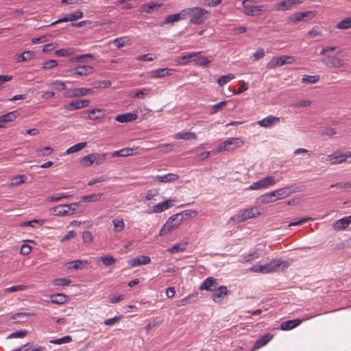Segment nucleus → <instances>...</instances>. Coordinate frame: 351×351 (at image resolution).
<instances>
[{
  "mask_svg": "<svg viewBox=\"0 0 351 351\" xmlns=\"http://www.w3.org/2000/svg\"><path fill=\"white\" fill-rule=\"evenodd\" d=\"M112 222L114 226V231L115 232H120L125 229V225L123 219H114Z\"/></svg>",
  "mask_w": 351,
  "mask_h": 351,
  "instance_id": "obj_42",
  "label": "nucleus"
},
{
  "mask_svg": "<svg viewBox=\"0 0 351 351\" xmlns=\"http://www.w3.org/2000/svg\"><path fill=\"white\" fill-rule=\"evenodd\" d=\"M71 341H72L71 336L66 335V336H64L63 337H61V338H59V339L50 340L49 342L51 343H53V344L60 345V344H64V343H69Z\"/></svg>",
  "mask_w": 351,
  "mask_h": 351,
  "instance_id": "obj_53",
  "label": "nucleus"
},
{
  "mask_svg": "<svg viewBox=\"0 0 351 351\" xmlns=\"http://www.w3.org/2000/svg\"><path fill=\"white\" fill-rule=\"evenodd\" d=\"M322 62L329 68H338L344 64L343 60L335 56L329 57L328 60H322Z\"/></svg>",
  "mask_w": 351,
  "mask_h": 351,
  "instance_id": "obj_22",
  "label": "nucleus"
},
{
  "mask_svg": "<svg viewBox=\"0 0 351 351\" xmlns=\"http://www.w3.org/2000/svg\"><path fill=\"white\" fill-rule=\"evenodd\" d=\"M89 103L90 101L88 99H75L64 105L63 108L65 110L72 111L85 108L88 106Z\"/></svg>",
  "mask_w": 351,
  "mask_h": 351,
  "instance_id": "obj_12",
  "label": "nucleus"
},
{
  "mask_svg": "<svg viewBox=\"0 0 351 351\" xmlns=\"http://www.w3.org/2000/svg\"><path fill=\"white\" fill-rule=\"evenodd\" d=\"M180 219L179 215L171 216L160 229V236H165L176 230L181 225Z\"/></svg>",
  "mask_w": 351,
  "mask_h": 351,
  "instance_id": "obj_4",
  "label": "nucleus"
},
{
  "mask_svg": "<svg viewBox=\"0 0 351 351\" xmlns=\"http://www.w3.org/2000/svg\"><path fill=\"white\" fill-rule=\"evenodd\" d=\"M92 158L93 160V163H96L97 165H100L104 162L106 158V154H91L88 155L87 158Z\"/></svg>",
  "mask_w": 351,
  "mask_h": 351,
  "instance_id": "obj_36",
  "label": "nucleus"
},
{
  "mask_svg": "<svg viewBox=\"0 0 351 351\" xmlns=\"http://www.w3.org/2000/svg\"><path fill=\"white\" fill-rule=\"evenodd\" d=\"M172 202L173 201L171 199H167L163 202L157 204L154 206V212L156 213H160L169 209L172 206Z\"/></svg>",
  "mask_w": 351,
  "mask_h": 351,
  "instance_id": "obj_26",
  "label": "nucleus"
},
{
  "mask_svg": "<svg viewBox=\"0 0 351 351\" xmlns=\"http://www.w3.org/2000/svg\"><path fill=\"white\" fill-rule=\"evenodd\" d=\"M243 12L246 15L254 16L265 10V6L254 5L250 0L243 1Z\"/></svg>",
  "mask_w": 351,
  "mask_h": 351,
  "instance_id": "obj_9",
  "label": "nucleus"
},
{
  "mask_svg": "<svg viewBox=\"0 0 351 351\" xmlns=\"http://www.w3.org/2000/svg\"><path fill=\"white\" fill-rule=\"evenodd\" d=\"M43 223H44L43 220L34 219V220H32V221H25V222L23 223L22 226L36 228L38 226H41Z\"/></svg>",
  "mask_w": 351,
  "mask_h": 351,
  "instance_id": "obj_60",
  "label": "nucleus"
},
{
  "mask_svg": "<svg viewBox=\"0 0 351 351\" xmlns=\"http://www.w3.org/2000/svg\"><path fill=\"white\" fill-rule=\"evenodd\" d=\"M67 297L63 293H56L51 295V302L53 304H62L66 302Z\"/></svg>",
  "mask_w": 351,
  "mask_h": 351,
  "instance_id": "obj_34",
  "label": "nucleus"
},
{
  "mask_svg": "<svg viewBox=\"0 0 351 351\" xmlns=\"http://www.w3.org/2000/svg\"><path fill=\"white\" fill-rule=\"evenodd\" d=\"M27 289L25 285H14L4 289L5 293L24 291Z\"/></svg>",
  "mask_w": 351,
  "mask_h": 351,
  "instance_id": "obj_63",
  "label": "nucleus"
},
{
  "mask_svg": "<svg viewBox=\"0 0 351 351\" xmlns=\"http://www.w3.org/2000/svg\"><path fill=\"white\" fill-rule=\"evenodd\" d=\"M318 315V314H314L309 317H305L302 319H291V320H287L285 322H283L280 324V329L282 330H291L296 326H299L304 320L309 319L310 318H313Z\"/></svg>",
  "mask_w": 351,
  "mask_h": 351,
  "instance_id": "obj_10",
  "label": "nucleus"
},
{
  "mask_svg": "<svg viewBox=\"0 0 351 351\" xmlns=\"http://www.w3.org/2000/svg\"><path fill=\"white\" fill-rule=\"evenodd\" d=\"M18 116L16 111L10 112L0 117V123L14 121Z\"/></svg>",
  "mask_w": 351,
  "mask_h": 351,
  "instance_id": "obj_37",
  "label": "nucleus"
},
{
  "mask_svg": "<svg viewBox=\"0 0 351 351\" xmlns=\"http://www.w3.org/2000/svg\"><path fill=\"white\" fill-rule=\"evenodd\" d=\"M71 283V280L64 278H58L53 280V285L55 286H66Z\"/></svg>",
  "mask_w": 351,
  "mask_h": 351,
  "instance_id": "obj_57",
  "label": "nucleus"
},
{
  "mask_svg": "<svg viewBox=\"0 0 351 351\" xmlns=\"http://www.w3.org/2000/svg\"><path fill=\"white\" fill-rule=\"evenodd\" d=\"M86 146H87V143L86 142H82V143H77V144L71 146L69 149H67L66 152H65V154H73V153H75V152H79L81 149H84Z\"/></svg>",
  "mask_w": 351,
  "mask_h": 351,
  "instance_id": "obj_40",
  "label": "nucleus"
},
{
  "mask_svg": "<svg viewBox=\"0 0 351 351\" xmlns=\"http://www.w3.org/2000/svg\"><path fill=\"white\" fill-rule=\"evenodd\" d=\"M70 197H71V195H66L64 193H61L59 194H56V195L49 196L46 200L47 202H58L62 199L68 198Z\"/></svg>",
  "mask_w": 351,
  "mask_h": 351,
  "instance_id": "obj_47",
  "label": "nucleus"
},
{
  "mask_svg": "<svg viewBox=\"0 0 351 351\" xmlns=\"http://www.w3.org/2000/svg\"><path fill=\"white\" fill-rule=\"evenodd\" d=\"M274 194L271 192L267 193L257 198V204H269L275 202Z\"/></svg>",
  "mask_w": 351,
  "mask_h": 351,
  "instance_id": "obj_28",
  "label": "nucleus"
},
{
  "mask_svg": "<svg viewBox=\"0 0 351 351\" xmlns=\"http://www.w3.org/2000/svg\"><path fill=\"white\" fill-rule=\"evenodd\" d=\"M280 119L279 117L269 115L262 120L258 121V124L263 128H270L273 125H277L280 123Z\"/></svg>",
  "mask_w": 351,
  "mask_h": 351,
  "instance_id": "obj_16",
  "label": "nucleus"
},
{
  "mask_svg": "<svg viewBox=\"0 0 351 351\" xmlns=\"http://www.w3.org/2000/svg\"><path fill=\"white\" fill-rule=\"evenodd\" d=\"M200 53H202L201 51L188 53L180 57V63L182 64H185L189 62H191L194 56H199Z\"/></svg>",
  "mask_w": 351,
  "mask_h": 351,
  "instance_id": "obj_44",
  "label": "nucleus"
},
{
  "mask_svg": "<svg viewBox=\"0 0 351 351\" xmlns=\"http://www.w3.org/2000/svg\"><path fill=\"white\" fill-rule=\"evenodd\" d=\"M134 154V149L123 148L119 151H116L112 154V157H124L132 156Z\"/></svg>",
  "mask_w": 351,
  "mask_h": 351,
  "instance_id": "obj_32",
  "label": "nucleus"
},
{
  "mask_svg": "<svg viewBox=\"0 0 351 351\" xmlns=\"http://www.w3.org/2000/svg\"><path fill=\"white\" fill-rule=\"evenodd\" d=\"M88 263L86 260H75L69 262L68 269H83Z\"/></svg>",
  "mask_w": 351,
  "mask_h": 351,
  "instance_id": "obj_31",
  "label": "nucleus"
},
{
  "mask_svg": "<svg viewBox=\"0 0 351 351\" xmlns=\"http://www.w3.org/2000/svg\"><path fill=\"white\" fill-rule=\"evenodd\" d=\"M312 104V101L309 99H304L299 101H296L295 103H293L291 104V106L293 108H302V107H307L311 106Z\"/></svg>",
  "mask_w": 351,
  "mask_h": 351,
  "instance_id": "obj_59",
  "label": "nucleus"
},
{
  "mask_svg": "<svg viewBox=\"0 0 351 351\" xmlns=\"http://www.w3.org/2000/svg\"><path fill=\"white\" fill-rule=\"evenodd\" d=\"M312 12L306 11L303 12H295L289 18V21L291 23H298L303 20L305 17H307Z\"/></svg>",
  "mask_w": 351,
  "mask_h": 351,
  "instance_id": "obj_27",
  "label": "nucleus"
},
{
  "mask_svg": "<svg viewBox=\"0 0 351 351\" xmlns=\"http://www.w3.org/2000/svg\"><path fill=\"white\" fill-rule=\"evenodd\" d=\"M228 293V289L226 286H219V287L216 288L215 290L213 291V293L212 294V299L215 302H219L221 300V299L226 295Z\"/></svg>",
  "mask_w": 351,
  "mask_h": 351,
  "instance_id": "obj_21",
  "label": "nucleus"
},
{
  "mask_svg": "<svg viewBox=\"0 0 351 351\" xmlns=\"http://www.w3.org/2000/svg\"><path fill=\"white\" fill-rule=\"evenodd\" d=\"M93 56L90 53L84 54L82 56H76L73 58L71 61V62H86L88 59L93 58Z\"/></svg>",
  "mask_w": 351,
  "mask_h": 351,
  "instance_id": "obj_56",
  "label": "nucleus"
},
{
  "mask_svg": "<svg viewBox=\"0 0 351 351\" xmlns=\"http://www.w3.org/2000/svg\"><path fill=\"white\" fill-rule=\"evenodd\" d=\"M350 225V223H348V219L347 217H344L339 220H337L334 224H333V229L336 231H339L346 229L348 226Z\"/></svg>",
  "mask_w": 351,
  "mask_h": 351,
  "instance_id": "obj_30",
  "label": "nucleus"
},
{
  "mask_svg": "<svg viewBox=\"0 0 351 351\" xmlns=\"http://www.w3.org/2000/svg\"><path fill=\"white\" fill-rule=\"evenodd\" d=\"M128 41H129V39H128L127 38L121 37V38H115L112 41V43L116 45V47L118 49H120V48L125 46L128 44Z\"/></svg>",
  "mask_w": 351,
  "mask_h": 351,
  "instance_id": "obj_58",
  "label": "nucleus"
},
{
  "mask_svg": "<svg viewBox=\"0 0 351 351\" xmlns=\"http://www.w3.org/2000/svg\"><path fill=\"white\" fill-rule=\"evenodd\" d=\"M351 157V152H346L345 153L341 152H335L327 156L330 165H337L344 162L347 158Z\"/></svg>",
  "mask_w": 351,
  "mask_h": 351,
  "instance_id": "obj_8",
  "label": "nucleus"
},
{
  "mask_svg": "<svg viewBox=\"0 0 351 351\" xmlns=\"http://www.w3.org/2000/svg\"><path fill=\"white\" fill-rule=\"evenodd\" d=\"M259 254L258 252H253L250 253L243 257L241 260H239L240 262H250L253 259L258 258Z\"/></svg>",
  "mask_w": 351,
  "mask_h": 351,
  "instance_id": "obj_62",
  "label": "nucleus"
},
{
  "mask_svg": "<svg viewBox=\"0 0 351 351\" xmlns=\"http://www.w3.org/2000/svg\"><path fill=\"white\" fill-rule=\"evenodd\" d=\"M160 5L158 4L155 2H151L149 3L143 4L141 6L139 11L141 12H145L147 14H150L153 12L154 9L160 7Z\"/></svg>",
  "mask_w": 351,
  "mask_h": 351,
  "instance_id": "obj_35",
  "label": "nucleus"
},
{
  "mask_svg": "<svg viewBox=\"0 0 351 351\" xmlns=\"http://www.w3.org/2000/svg\"><path fill=\"white\" fill-rule=\"evenodd\" d=\"M150 261L151 259L148 256H138L129 260L128 263L131 267H134L149 264Z\"/></svg>",
  "mask_w": 351,
  "mask_h": 351,
  "instance_id": "obj_19",
  "label": "nucleus"
},
{
  "mask_svg": "<svg viewBox=\"0 0 351 351\" xmlns=\"http://www.w3.org/2000/svg\"><path fill=\"white\" fill-rule=\"evenodd\" d=\"M80 206L79 203L60 204L51 208V214L54 216H66L74 214Z\"/></svg>",
  "mask_w": 351,
  "mask_h": 351,
  "instance_id": "obj_2",
  "label": "nucleus"
},
{
  "mask_svg": "<svg viewBox=\"0 0 351 351\" xmlns=\"http://www.w3.org/2000/svg\"><path fill=\"white\" fill-rule=\"evenodd\" d=\"M103 196V193H93L82 197V200L84 202H95L99 201Z\"/></svg>",
  "mask_w": 351,
  "mask_h": 351,
  "instance_id": "obj_39",
  "label": "nucleus"
},
{
  "mask_svg": "<svg viewBox=\"0 0 351 351\" xmlns=\"http://www.w3.org/2000/svg\"><path fill=\"white\" fill-rule=\"evenodd\" d=\"M271 335L265 334L256 340V344L257 345V347H262L266 345L271 339Z\"/></svg>",
  "mask_w": 351,
  "mask_h": 351,
  "instance_id": "obj_48",
  "label": "nucleus"
},
{
  "mask_svg": "<svg viewBox=\"0 0 351 351\" xmlns=\"http://www.w3.org/2000/svg\"><path fill=\"white\" fill-rule=\"evenodd\" d=\"M226 104L227 101H221L217 104H214L211 107L210 114H215L217 113L219 111L221 110L223 108Z\"/></svg>",
  "mask_w": 351,
  "mask_h": 351,
  "instance_id": "obj_51",
  "label": "nucleus"
},
{
  "mask_svg": "<svg viewBox=\"0 0 351 351\" xmlns=\"http://www.w3.org/2000/svg\"><path fill=\"white\" fill-rule=\"evenodd\" d=\"M173 70L169 68L158 69L153 70L150 73V75L153 78H159L165 76H169L172 74Z\"/></svg>",
  "mask_w": 351,
  "mask_h": 351,
  "instance_id": "obj_24",
  "label": "nucleus"
},
{
  "mask_svg": "<svg viewBox=\"0 0 351 351\" xmlns=\"http://www.w3.org/2000/svg\"><path fill=\"white\" fill-rule=\"evenodd\" d=\"M97 261L102 262L103 265L106 267H109L114 265L116 262V259L110 255L106 256L97 257Z\"/></svg>",
  "mask_w": 351,
  "mask_h": 351,
  "instance_id": "obj_41",
  "label": "nucleus"
},
{
  "mask_svg": "<svg viewBox=\"0 0 351 351\" xmlns=\"http://www.w3.org/2000/svg\"><path fill=\"white\" fill-rule=\"evenodd\" d=\"M189 14L190 15V23L193 24H201L208 17V12L199 7L189 9Z\"/></svg>",
  "mask_w": 351,
  "mask_h": 351,
  "instance_id": "obj_3",
  "label": "nucleus"
},
{
  "mask_svg": "<svg viewBox=\"0 0 351 351\" xmlns=\"http://www.w3.org/2000/svg\"><path fill=\"white\" fill-rule=\"evenodd\" d=\"M83 17V13L80 10H77L73 13L66 14L64 17L53 22L51 25H53L56 23L68 21H74Z\"/></svg>",
  "mask_w": 351,
  "mask_h": 351,
  "instance_id": "obj_15",
  "label": "nucleus"
},
{
  "mask_svg": "<svg viewBox=\"0 0 351 351\" xmlns=\"http://www.w3.org/2000/svg\"><path fill=\"white\" fill-rule=\"evenodd\" d=\"M186 248V243L176 244L169 251L171 253H177L180 252H184Z\"/></svg>",
  "mask_w": 351,
  "mask_h": 351,
  "instance_id": "obj_61",
  "label": "nucleus"
},
{
  "mask_svg": "<svg viewBox=\"0 0 351 351\" xmlns=\"http://www.w3.org/2000/svg\"><path fill=\"white\" fill-rule=\"evenodd\" d=\"M176 215H180V223H182L184 218L195 217L197 215V212L195 210H186Z\"/></svg>",
  "mask_w": 351,
  "mask_h": 351,
  "instance_id": "obj_38",
  "label": "nucleus"
},
{
  "mask_svg": "<svg viewBox=\"0 0 351 351\" xmlns=\"http://www.w3.org/2000/svg\"><path fill=\"white\" fill-rule=\"evenodd\" d=\"M217 280L214 277L206 278L199 287L201 291H214L217 288Z\"/></svg>",
  "mask_w": 351,
  "mask_h": 351,
  "instance_id": "obj_18",
  "label": "nucleus"
},
{
  "mask_svg": "<svg viewBox=\"0 0 351 351\" xmlns=\"http://www.w3.org/2000/svg\"><path fill=\"white\" fill-rule=\"evenodd\" d=\"M184 11L183 10L180 13H176L173 14L168 15L164 22L162 23V25L165 24H173L175 22H177L181 19V16L184 15Z\"/></svg>",
  "mask_w": 351,
  "mask_h": 351,
  "instance_id": "obj_33",
  "label": "nucleus"
},
{
  "mask_svg": "<svg viewBox=\"0 0 351 351\" xmlns=\"http://www.w3.org/2000/svg\"><path fill=\"white\" fill-rule=\"evenodd\" d=\"M276 183L274 177L271 176H266L255 182H253L247 187L248 190H262L269 188Z\"/></svg>",
  "mask_w": 351,
  "mask_h": 351,
  "instance_id": "obj_6",
  "label": "nucleus"
},
{
  "mask_svg": "<svg viewBox=\"0 0 351 351\" xmlns=\"http://www.w3.org/2000/svg\"><path fill=\"white\" fill-rule=\"evenodd\" d=\"M287 267V263L286 262L280 260H274L265 265H254L250 267L249 270L252 272L268 274L274 271L283 270Z\"/></svg>",
  "mask_w": 351,
  "mask_h": 351,
  "instance_id": "obj_1",
  "label": "nucleus"
},
{
  "mask_svg": "<svg viewBox=\"0 0 351 351\" xmlns=\"http://www.w3.org/2000/svg\"><path fill=\"white\" fill-rule=\"evenodd\" d=\"M71 75H87L93 73V67L88 65H78L69 71Z\"/></svg>",
  "mask_w": 351,
  "mask_h": 351,
  "instance_id": "obj_14",
  "label": "nucleus"
},
{
  "mask_svg": "<svg viewBox=\"0 0 351 351\" xmlns=\"http://www.w3.org/2000/svg\"><path fill=\"white\" fill-rule=\"evenodd\" d=\"M94 93L93 89L88 88H75L71 90H67L64 97L67 98L79 97L87 95H90Z\"/></svg>",
  "mask_w": 351,
  "mask_h": 351,
  "instance_id": "obj_11",
  "label": "nucleus"
},
{
  "mask_svg": "<svg viewBox=\"0 0 351 351\" xmlns=\"http://www.w3.org/2000/svg\"><path fill=\"white\" fill-rule=\"evenodd\" d=\"M234 78V75L233 74L229 73L228 75H221L217 80V83L220 86H223L225 84H228L230 80Z\"/></svg>",
  "mask_w": 351,
  "mask_h": 351,
  "instance_id": "obj_49",
  "label": "nucleus"
},
{
  "mask_svg": "<svg viewBox=\"0 0 351 351\" xmlns=\"http://www.w3.org/2000/svg\"><path fill=\"white\" fill-rule=\"evenodd\" d=\"M319 79L318 75H304L302 76V83H308V84H315Z\"/></svg>",
  "mask_w": 351,
  "mask_h": 351,
  "instance_id": "obj_55",
  "label": "nucleus"
},
{
  "mask_svg": "<svg viewBox=\"0 0 351 351\" xmlns=\"http://www.w3.org/2000/svg\"><path fill=\"white\" fill-rule=\"evenodd\" d=\"M74 53V49L72 48L69 49H60L55 51V54L57 56L65 57L72 55Z\"/></svg>",
  "mask_w": 351,
  "mask_h": 351,
  "instance_id": "obj_54",
  "label": "nucleus"
},
{
  "mask_svg": "<svg viewBox=\"0 0 351 351\" xmlns=\"http://www.w3.org/2000/svg\"><path fill=\"white\" fill-rule=\"evenodd\" d=\"M337 27L339 29H346L351 28V17H347L339 21L337 24Z\"/></svg>",
  "mask_w": 351,
  "mask_h": 351,
  "instance_id": "obj_45",
  "label": "nucleus"
},
{
  "mask_svg": "<svg viewBox=\"0 0 351 351\" xmlns=\"http://www.w3.org/2000/svg\"><path fill=\"white\" fill-rule=\"evenodd\" d=\"M104 113L100 109H93L88 111V117L90 119H99L103 117Z\"/></svg>",
  "mask_w": 351,
  "mask_h": 351,
  "instance_id": "obj_43",
  "label": "nucleus"
},
{
  "mask_svg": "<svg viewBox=\"0 0 351 351\" xmlns=\"http://www.w3.org/2000/svg\"><path fill=\"white\" fill-rule=\"evenodd\" d=\"M27 180V177L24 175L16 176L11 178L10 184L12 186H17L22 183H24Z\"/></svg>",
  "mask_w": 351,
  "mask_h": 351,
  "instance_id": "obj_52",
  "label": "nucleus"
},
{
  "mask_svg": "<svg viewBox=\"0 0 351 351\" xmlns=\"http://www.w3.org/2000/svg\"><path fill=\"white\" fill-rule=\"evenodd\" d=\"M179 176L176 173H167L162 176H156L154 178V181L159 182L167 183L175 182L178 180Z\"/></svg>",
  "mask_w": 351,
  "mask_h": 351,
  "instance_id": "obj_23",
  "label": "nucleus"
},
{
  "mask_svg": "<svg viewBox=\"0 0 351 351\" xmlns=\"http://www.w3.org/2000/svg\"><path fill=\"white\" fill-rule=\"evenodd\" d=\"M49 86L57 90H63L66 88L65 83L61 80H55L49 84Z\"/></svg>",
  "mask_w": 351,
  "mask_h": 351,
  "instance_id": "obj_50",
  "label": "nucleus"
},
{
  "mask_svg": "<svg viewBox=\"0 0 351 351\" xmlns=\"http://www.w3.org/2000/svg\"><path fill=\"white\" fill-rule=\"evenodd\" d=\"M294 191L291 189L290 186L283 187L277 190L272 191L274 194L275 200H279L285 199L289 197Z\"/></svg>",
  "mask_w": 351,
  "mask_h": 351,
  "instance_id": "obj_17",
  "label": "nucleus"
},
{
  "mask_svg": "<svg viewBox=\"0 0 351 351\" xmlns=\"http://www.w3.org/2000/svg\"><path fill=\"white\" fill-rule=\"evenodd\" d=\"M138 118L137 112H131L125 114H118L115 120L120 123H128L135 121Z\"/></svg>",
  "mask_w": 351,
  "mask_h": 351,
  "instance_id": "obj_20",
  "label": "nucleus"
},
{
  "mask_svg": "<svg viewBox=\"0 0 351 351\" xmlns=\"http://www.w3.org/2000/svg\"><path fill=\"white\" fill-rule=\"evenodd\" d=\"M243 141L239 138H229L220 145L219 151H230L240 147Z\"/></svg>",
  "mask_w": 351,
  "mask_h": 351,
  "instance_id": "obj_7",
  "label": "nucleus"
},
{
  "mask_svg": "<svg viewBox=\"0 0 351 351\" xmlns=\"http://www.w3.org/2000/svg\"><path fill=\"white\" fill-rule=\"evenodd\" d=\"M34 53L30 51H25L23 52L17 58L18 62H25L28 60H32L34 57Z\"/></svg>",
  "mask_w": 351,
  "mask_h": 351,
  "instance_id": "obj_46",
  "label": "nucleus"
},
{
  "mask_svg": "<svg viewBox=\"0 0 351 351\" xmlns=\"http://www.w3.org/2000/svg\"><path fill=\"white\" fill-rule=\"evenodd\" d=\"M58 65V61L56 60H49L42 64L43 69H49L56 67Z\"/></svg>",
  "mask_w": 351,
  "mask_h": 351,
  "instance_id": "obj_64",
  "label": "nucleus"
},
{
  "mask_svg": "<svg viewBox=\"0 0 351 351\" xmlns=\"http://www.w3.org/2000/svg\"><path fill=\"white\" fill-rule=\"evenodd\" d=\"M260 215L259 209L257 207H253L248 209L241 210L237 215L231 219L236 222H243L247 219L254 218Z\"/></svg>",
  "mask_w": 351,
  "mask_h": 351,
  "instance_id": "obj_5",
  "label": "nucleus"
},
{
  "mask_svg": "<svg viewBox=\"0 0 351 351\" xmlns=\"http://www.w3.org/2000/svg\"><path fill=\"white\" fill-rule=\"evenodd\" d=\"M285 65L284 59L282 58V56H276L273 57L266 65V67L269 69H274L278 66H281Z\"/></svg>",
  "mask_w": 351,
  "mask_h": 351,
  "instance_id": "obj_25",
  "label": "nucleus"
},
{
  "mask_svg": "<svg viewBox=\"0 0 351 351\" xmlns=\"http://www.w3.org/2000/svg\"><path fill=\"white\" fill-rule=\"evenodd\" d=\"M173 138L175 139L195 140L197 138V135L191 132H180L176 134Z\"/></svg>",
  "mask_w": 351,
  "mask_h": 351,
  "instance_id": "obj_29",
  "label": "nucleus"
},
{
  "mask_svg": "<svg viewBox=\"0 0 351 351\" xmlns=\"http://www.w3.org/2000/svg\"><path fill=\"white\" fill-rule=\"evenodd\" d=\"M304 0H284L276 4L275 7L277 10H289L294 5L300 4Z\"/></svg>",
  "mask_w": 351,
  "mask_h": 351,
  "instance_id": "obj_13",
  "label": "nucleus"
}]
</instances>
